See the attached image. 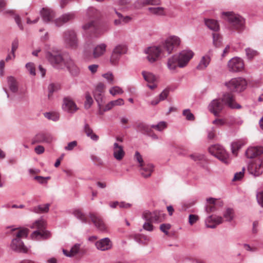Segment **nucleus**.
Instances as JSON below:
<instances>
[{
  "mask_svg": "<svg viewBox=\"0 0 263 263\" xmlns=\"http://www.w3.org/2000/svg\"><path fill=\"white\" fill-rule=\"evenodd\" d=\"M180 43V40L178 36H170L160 46L149 47L145 49V53L147 55L146 58L150 63H154L160 57H165L170 54L173 49L178 46Z\"/></svg>",
  "mask_w": 263,
  "mask_h": 263,
  "instance_id": "nucleus-1",
  "label": "nucleus"
},
{
  "mask_svg": "<svg viewBox=\"0 0 263 263\" xmlns=\"http://www.w3.org/2000/svg\"><path fill=\"white\" fill-rule=\"evenodd\" d=\"M222 102L232 109L241 108L240 105L235 102L234 96L232 93H226L223 95L221 101L219 99H214L209 104L208 106L209 111L215 116H218L223 108Z\"/></svg>",
  "mask_w": 263,
  "mask_h": 263,
  "instance_id": "nucleus-2",
  "label": "nucleus"
},
{
  "mask_svg": "<svg viewBox=\"0 0 263 263\" xmlns=\"http://www.w3.org/2000/svg\"><path fill=\"white\" fill-rule=\"evenodd\" d=\"M222 15L231 24L233 29L239 32H242L245 29V20L240 15L232 12H223Z\"/></svg>",
  "mask_w": 263,
  "mask_h": 263,
  "instance_id": "nucleus-3",
  "label": "nucleus"
},
{
  "mask_svg": "<svg viewBox=\"0 0 263 263\" xmlns=\"http://www.w3.org/2000/svg\"><path fill=\"white\" fill-rule=\"evenodd\" d=\"M45 227L46 222L44 219H40L36 220L31 226V228L37 229V230L32 233V238L34 239H37L39 238L43 239L49 238L51 234L49 231L45 230Z\"/></svg>",
  "mask_w": 263,
  "mask_h": 263,
  "instance_id": "nucleus-4",
  "label": "nucleus"
},
{
  "mask_svg": "<svg viewBox=\"0 0 263 263\" xmlns=\"http://www.w3.org/2000/svg\"><path fill=\"white\" fill-rule=\"evenodd\" d=\"M46 58L54 67L57 69L63 68V62L65 59L58 49H52L51 51L47 52Z\"/></svg>",
  "mask_w": 263,
  "mask_h": 263,
  "instance_id": "nucleus-5",
  "label": "nucleus"
},
{
  "mask_svg": "<svg viewBox=\"0 0 263 263\" xmlns=\"http://www.w3.org/2000/svg\"><path fill=\"white\" fill-rule=\"evenodd\" d=\"M246 80L242 78H233L229 82L225 83V86L231 91L241 92L247 87Z\"/></svg>",
  "mask_w": 263,
  "mask_h": 263,
  "instance_id": "nucleus-6",
  "label": "nucleus"
},
{
  "mask_svg": "<svg viewBox=\"0 0 263 263\" xmlns=\"http://www.w3.org/2000/svg\"><path fill=\"white\" fill-rule=\"evenodd\" d=\"M210 154L225 164L229 162V155L224 148L219 144H214L209 148Z\"/></svg>",
  "mask_w": 263,
  "mask_h": 263,
  "instance_id": "nucleus-7",
  "label": "nucleus"
},
{
  "mask_svg": "<svg viewBox=\"0 0 263 263\" xmlns=\"http://www.w3.org/2000/svg\"><path fill=\"white\" fill-rule=\"evenodd\" d=\"M142 217L146 221L159 223L163 220L164 215L160 211H155L151 212L149 211H145L143 212Z\"/></svg>",
  "mask_w": 263,
  "mask_h": 263,
  "instance_id": "nucleus-8",
  "label": "nucleus"
},
{
  "mask_svg": "<svg viewBox=\"0 0 263 263\" xmlns=\"http://www.w3.org/2000/svg\"><path fill=\"white\" fill-rule=\"evenodd\" d=\"M248 170L250 174L255 177L259 176L263 173V159L259 158L249 164Z\"/></svg>",
  "mask_w": 263,
  "mask_h": 263,
  "instance_id": "nucleus-9",
  "label": "nucleus"
},
{
  "mask_svg": "<svg viewBox=\"0 0 263 263\" xmlns=\"http://www.w3.org/2000/svg\"><path fill=\"white\" fill-rule=\"evenodd\" d=\"M64 40L68 47L76 48L78 46V39L73 30H67L64 33Z\"/></svg>",
  "mask_w": 263,
  "mask_h": 263,
  "instance_id": "nucleus-10",
  "label": "nucleus"
},
{
  "mask_svg": "<svg viewBox=\"0 0 263 263\" xmlns=\"http://www.w3.org/2000/svg\"><path fill=\"white\" fill-rule=\"evenodd\" d=\"M228 68L231 72H236L240 71L244 68L243 62L240 58H233L229 61Z\"/></svg>",
  "mask_w": 263,
  "mask_h": 263,
  "instance_id": "nucleus-11",
  "label": "nucleus"
},
{
  "mask_svg": "<svg viewBox=\"0 0 263 263\" xmlns=\"http://www.w3.org/2000/svg\"><path fill=\"white\" fill-rule=\"evenodd\" d=\"M177 54L179 61V67L183 68L187 65L190 60L193 58L194 53L190 50H184Z\"/></svg>",
  "mask_w": 263,
  "mask_h": 263,
  "instance_id": "nucleus-12",
  "label": "nucleus"
},
{
  "mask_svg": "<svg viewBox=\"0 0 263 263\" xmlns=\"http://www.w3.org/2000/svg\"><path fill=\"white\" fill-rule=\"evenodd\" d=\"M62 107L63 110L71 114L75 112L78 109L76 103L72 99L69 97H65L63 99Z\"/></svg>",
  "mask_w": 263,
  "mask_h": 263,
  "instance_id": "nucleus-13",
  "label": "nucleus"
},
{
  "mask_svg": "<svg viewBox=\"0 0 263 263\" xmlns=\"http://www.w3.org/2000/svg\"><path fill=\"white\" fill-rule=\"evenodd\" d=\"M89 216L98 230L101 232H105L106 227L102 219L96 214L90 213Z\"/></svg>",
  "mask_w": 263,
  "mask_h": 263,
  "instance_id": "nucleus-14",
  "label": "nucleus"
},
{
  "mask_svg": "<svg viewBox=\"0 0 263 263\" xmlns=\"http://www.w3.org/2000/svg\"><path fill=\"white\" fill-rule=\"evenodd\" d=\"M11 249L17 252L26 253L28 252L27 248L24 245L21 239L14 238L10 244Z\"/></svg>",
  "mask_w": 263,
  "mask_h": 263,
  "instance_id": "nucleus-15",
  "label": "nucleus"
},
{
  "mask_svg": "<svg viewBox=\"0 0 263 263\" xmlns=\"http://www.w3.org/2000/svg\"><path fill=\"white\" fill-rule=\"evenodd\" d=\"M53 140H54V138L51 134L48 133H41L36 135V136L34 137V141L32 142V143H50Z\"/></svg>",
  "mask_w": 263,
  "mask_h": 263,
  "instance_id": "nucleus-16",
  "label": "nucleus"
},
{
  "mask_svg": "<svg viewBox=\"0 0 263 263\" xmlns=\"http://www.w3.org/2000/svg\"><path fill=\"white\" fill-rule=\"evenodd\" d=\"M223 221V218L221 216L211 215L206 218L205 223L207 228L214 229L217 225L222 223Z\"/></svg>",
  "mask_w": 263,
  "mask_h": 263,
  "instance_id": "nucleus-17",
  "label": "nucleus"
},
{
  "mask_svg": "<svg viewBox=\"0 0 263 263\" xmlns=\"http://www.w3.org/2000/svg\"><path fill=\"white\" fill-rule=\"evenodd\" d=\"M63 66H65L70 73L73 76H77L79 73V68L74 63L73 60L69 57L65 59L63 62Z\"/></svg>",
  "mask_w": 263,
  "mask_h": 263,
  "instance_id": "nucleus-18",
  "label": "nucleus"
},
{
  "mask_svg": "<svg viewBox=\"0 0 263 263\" xmlns=\"http://www.w3.org/2000/svg\"><path fill=\"white\" fill-rule=\"evenodd\" d=\"M96 248L101 251L108 250L112 248V242L110 239L106 237L97 241L95 243Z\"/></svg>",
  "mask_w": 263,
  "mask_h": 263,
  "instance_id": "nucleus-19",
  "label": "nucleus"
},
{
  "mask_svg": "<svg viewBox=\"0 0 263 263\" xmlns=\"http://www.w3.org/2000/svg\"><path fill=\"white\" fill-rule=\"evenodd\" d=\"M112 151L113 156L117 160L120 161L124 158L125 153L122 145L117 142L114 143Z\"/></svg>",
  "mask_w": 263,
  "mask_h": 263,
  "instance_id": "nucleus-20",
  "label": "nucleus"
},
{
  "mask_svg": "<svg viewBox=\"0 0 263 263\" xmlns=\"http://www.w3.org/2000/svg\"><path fill=\"white\" fill-rule=\"evenodd\" d=\"M40 13L43 21L45 23L51 22L55 17L54 11L47 8H43L40 11Z\"/></svg>",
  "mask_w": 263,
  "mask_h": 263,
  "instance_id": "nucleus-21",
  "label": "nucleus"
},
{
  "mask_svg": "<svg viewBox=\"0 0 263 263\" xmlns=\"http://www.w3.org/2000/svg\"><path fill=\"white\" fill-rule=\"evenodd\" d=\"M263 153V148L261 146L250 147L246 152L247 158L252 159Z\"/></svg>",
  "mask_w": 263,
  "mask_h": 263,
  "instance_id": "nucleus-22",
  "label": "nucleus"
},
{
  "mask_svg": "<svg viewBox=\"0 0 263 263\" xmlns=\"http://www.w3.org/2000/svg\"><path fill=\"white\" fill-rule=\"evenodd\" d=\"M139 167L141 175L144 178H147L151 176L152 172L154 171V166L151 163H144L142 166H140Z\"/></svg>",
  "mask_w": 263,
  "mask_h": 263,
  "instance_id": "nucleus-23",
  "label": "nucleus"
},
{
  "mask_svg": "<svg viewBox=\"0 0 263 263\" xmlns=\"http://www.w3.org/2000/svg\"><path fill=\"white\" fill-rule=\"evenodd\" d=\"M75 17L74 13H68L62 15L61 17L54 21L55 24L57 26L60 27L64 23L73 20Z\"/></svg>",
  "mask_w": 263,
  "mask_h": 263,
  "instance_id": "nucleus-24",
  "label": "nucleus"
},
{
  "mask_svg": "<svg viewBox=\"0 0 263 263\" xmlns=\"http://www.w3.org/2000/svg\"><path fill=\"white\" fill-rule=\"evenodd\" d=\"M107 45L104 43L97 45L93 49L92 56L97 59L102 56L106 51Z\"/></svg>",
  "mask_w": 263,
  "mask_h": 263,
  "instance_id": "nucleus-25",
  "label": "nucleus"
},
{
  "mask_svg": "<svg viewBox=\"0 0 263 263\" xmlns=\"http://www.w3.org/2000/svg\"><path fill=\"white\" fill-rule=\"evenodd\" d=\"M177 57V54H174L170 57L167 61V67L168 69L172 71H174L177 67H179V61Z\"/></svg>",
  "mask_w": 263,
  "mask_h": 263,
  "instance_id": "nucleus-26",
  "label": "nucleus"
},
{
  "mask_svg": "<svg viewBox=\"0 0 263 263\" xmlns=\"http://www.w3.org/2000/svg\"><path fill=\"white\" fill-rule=\"evenodd\" d=\"M80 247L81 244L76 243L71 247L69 251L64 249L63 250V252L64 254L66 256L70 257H73L77 255L80 252Z\"/></svg>",
  "mask_w": 263,
  "mask_h": 263,
  "instance_id": "nucleus-27",
  "label": "nucleus"
},
{
  "mask_svg": "<svg viewBox=\"0 0 263 263\" xmlns=\"http://www.w3.org/2000/svg\"><path fill=\"white\" fill-rule=\"evenodd\" d=\"M118 18L114 20V24L115 25H122L126 23H128L130 20L131 18L128 16H124L120 13L116 11Z\"/></svg>",
  "mask_w": 263,
  "mask_h": 263,
  "instance_id": "nucleus-28",
  "label": "nucleus"
},
{
  "mask_svg": "<svg viewBox=\"0 0 263 263\" xmlns=\"http://www.w3.org/2000/svg\"><path fill=\"white\" fill-rule=\"evenodd\" d=\"M137 129L142 133L148 136L151 135V133L152 132L151 126H149L143 122L137 123Z\"/></svg>",
  "mask_w": 263,
  "mask_h": 263,
  "instance_id": "nucleus-29",
  "label": "nucleus"
},
{
  "mask_svg": "<svg viewBox=\"0 0 263 263\" xmlns=\"http://www.w3.org/2000/svg\"><path fill=\"white\" fill-rule=\"evenodd\" d=\"M211 61V58L209 55H205L201 58L199 64L197 66V69L198 70H204L209 65Z\"/></svg>",
  "mask_w": 263,
  "mask_h": 263,
  "instance_id": "nucleus-30",
  "label": "nucleus"
},
{
  "mask_svg": "<svg viewBox=\"0 0 263 263\" xmlns=\"http://www.w3.org/2000/svg\"><path fill=\"white\" fill-rule=\"evenodd\" d=\"M205 25L211 30L217 31L219 30V25L217 21L212 19H205Z\"/></svg>",
  "mask_w": 263,
  "mask_h": 263,
  "instance_id": "nucleus-31",
  "label": "nucleus"
},
{
  "mask_svg": "<svg viewBox=\"0 0 263 263\" xmlns=\"http://www.w3.org/2000/svg\"><path fill=\"white\" fill-rule=\"evenodd\" d=\"M72 214L82 223H86L88 222L86 215L81 210H74L72 212Z\"/></svg>",
  "mask_w": 263,
  "mask_h": 263,
  "instance_id": "nucleus-32",
  "label": "nucleus"
},
{
  "mask_svg": "<svg viewBox=\"0 0 263 263\" xmlns=\"http://www.w3.org/2000/svg\"><path fill=\"white\" fill-rule=\"evenodd\" d=\"M7 82L10 90L13 92H16L18 90V84L15 78L12 76L7 78Z\"/></svg>",
  "mask_w": 263,
  "mask_h": 263,
  "instance_id": "nucleus-33",
  "label": "nucleus"
},
{
  "mask_svg": "<svg viewBox=\"0 0 263 263\" xmlns=\"http://www.w3.org/2000/svg\"><path fill=\"white\" fill-rule=\"evenodd\" d=\"M84 132L87 136L89 137L93 141H97L98 140L99 136L93 132L92 129L87 123L84 125Z\"/></svg>",
  "mask_w": 263,
  "mask_h": 263,
  "instance_id": "nucleus-34",
  "label": "nucleus"
},
{
  "mask_svg": "<svg viewBox=\"0 0 263 263\" xmlns=\"http://www.w3.org/2000/svg\"><path fill=\"white\" fill-rule=\"evenodd\" d=\"M50 204L46 203L32 208L30 211L36 213H46L49 211Z\"/></svg>",
  "mask_w": 263,
  "mask_h": 263,
  "instance_id": "nucleus-35",
  "label": "nucleus"
},
{
  "mask_svg": "<svg viewBox=\"0 0 263 263\" xmlns=\"http://www.w3.org/2000/svg\"><path fill=\"white\" fill-rule=\"evenodd\" d=\"M149 12L156 15L164 16L165 15V9L163 7H149L148 9Z\"/></svg>",
  "mask_w": 263,
  "mask_h": 263,
  "instance_id": "nucleus-36",
  "label": "nucleus"
},
{
  "mask_svg": "<svg viewBox=\"0 0 263 263\" xmlns=\"http://www.w3.org/2000/svg\"><path fill=\"white\" fill-rule=\"evenodd\" d=\"M213 44L215 47H220L222 44V36L218 33H213Z\"/></svg>",
  "mask_w": 263,
  "mask_h": 263,
  "instance_id": "nucleus-37",
  "label": "nucleus"
},
{
  "mask_svg": "<svg viewBox=\"0 0 263 263\" xmlns=\"http://www.w3.org/2000/svg\"><path fill=\"white\" fill-rule=\"evenodd\" d=\"M216 199L213 198H210L206 199L208 205L206 206L205 210L207 213L214 212L215 210V202Z\"/></svg>",
  "mask_w": 263,
  "mask_h": 263,
  "instance_id": "nucleus-38",
  "label": "nucleus"
},
{
  "mask_svg": "<svg viewBox=\"0 0 263 263\" xmlns=\"http://www.w3.org/2000/svg\"><path fill=\"white\" fill-rule=\"evenodd\" d=\"M86 15L88 18H98L100 16V12L94 8L90 7L87 11Z\"/></svg>",
  "mask_w": 263,
  "mask_h": 263,
  "instance_id": "nucleus-39",
  "label": "nucleus"
},
{
  "mask_svg": "<svg viewBox=\"0 0 263 263\" xmlns=\"http://www.w3.org/2000/svg\"><path fill=\"white\" fill-rule=\"evenodd\" d=\"M142 76L144 80L148 83H154L156 81V77L152 73L143 71Z\"/></svg>",
  "mask_w": 263,
  "mask_h": 263,
  "instance_id": "nucleus-40",
  "label": "nucleus"
},
{
  "mask_svg": "<svg viewBox=\"0 0 263 263\" xmlns=\"http://www.w3.org/2000/svg\"><path fill=\"white\" fill-rule=\"evenodd\" d=\"M112 51L121 55L122 54L126 53L127 51V47L124 44H119L115 47Z\"/></svg>",
  "mask_w": 263,
  "mask_h": 263,
  "instance_id": "nucleus-41",
  "label": "nucleus"
},
{
  "mask_svg": "<svg viewBox=\"0 0 263 263\" xmlns=\"http://www.w3.org/2000/svg\"><path fill=\"white\" fill-rule=\"evenodd\" d=\"M234 217V212L232 209L228 208L223 214V217L227 221H231Z\"/></svg>",
  "mask_w": 263,
  "mask_h": 263,
  "instance_id": "nucleus-42",
  "label": "nucleus"
},
{
  "mask_svg": "<svg viewBox=\"0 0 263 263\" xmlns=\"http://www.w3.org/2000/svg\"><path fill=\"white\" fill-rule=\"evenodd\" d=\"M246 54L248 59L251 60L258 55V52L251 48H247L245 49Z\"/></svg>",
  "mask_w": 263,
  "mask_h": 263,
  "instance_id": "nucleus-43",
  "label": "nucleus"
},
{
  "mask_svg": "<svg viewBox=\"0 0 263 263\" xmlns=\"http://www.w3.org/2000/svg\"><path fill=\"white\" fill-rule=\"evenodd\" d=\"M121 55L116 53V52L112 51V53L110 58V63L112 65H116L118 64Z\"/></svg>",
  "mask_w": 263,
  "mask_h": 263,
  "instance_id": "nucleus-44",
  "label": "nucleus"
},
{
  "mask_svg": "<svg viewBox=\"0 0 263 263\" xmlns=\"http://www.w3.org/2000/svg\"><path fill=\"white\" fill-rule=\"evenodd\" d=\"M182 115L185 117L186 120L188 121H194L195 120L194 115L191 112L190 109H186L183 110Z\"/></svg>",
  "mask_w": 263,
  "mask_h": 263,
  "instance_id": "nucleus-45",
  "label": "nucleus"
},
{
  "mask_svg": "<svg viewBox=\"0 0 263 263\" xmlns=\"http://www.w3.org/2000/svg\"><path fill=\"white\" fill-rule=\"evenodd\" d=\"M243 144L240 141L235 142L231 144V149L233 154H236L237 151L240 149Z\"/></svg>",
  "mask_w": 263,
  "mask_h": 263,
  "instance_id": "nucleus-46",
  "label": "nucleus"
},
{
  "mask_svg": "<svg viewBox=\"0 0 263 263\" xmlns=\"http://www.w3.org/2000/svg\"><path fill=\"white\" fill-rule=\"evenodd\" d=\"M166 123L164 121H161L156 125H152L151 127L161 132L166 128Z\"/></svg>",
  "mask_w": 263,
  "mask_h": 263,
  "instance_id": "nucleus-47",
  "label": "nucleus"
},
{
  "mask_svg": "<svg viewBox=\"0 0 263 263\" xmlns=\"http://www.w3.org/2000/svg\"><path fill=\"white\" fill-rule=\"evenodd\" d=\"M122 89L119 86H114L109 89V92L112 96L122 94L123 93Z\"/></svg>",
  "mask_w": 263,
  "mask_h": 263,
  "instance_id": "nucleus-48",
  "label": "nucleus"
},
{
  "mask_svg": "<svg viewBox=\"0 0 263 263\" xmlns=\"http://www.w3.org/2000/svg\"><path fill=\"white\" fill-rule=\"evenodd\" d=\"M29 230L27 229L24 228L20 230L16 233V238L20 239L22 237H26L28 235Z\"/></svg>",
  "mask_w": 263,
  "mask_h": 263,
  "instance_id": "nucleus-49",
  "label": "nucleus"
},
{
  "mask_svg": "<svg viewBox=\"0 0 263 263\" xmlns=\"http://www.w3.org/2000/svg\"><path fill=\"white\" fill-rule=\"evenodd\" d=\"M93 93H94V98H95L96 101L97 102L99 106H100L102 102L103 98V93L94 91Z\"/></svg>",
  "mask_w": 263,
  "mask_h": 263,
  "instance_id": "nucleus-50",
  "label": "nucleus"
},
{
  "mask_svg": "<svg viewBox=\"0 0 263 263\" xmlns=\"http://www.w3.org/2000/svg\"><path fill=\"white\" fill-rule=\"evenodd\" d=\"M103 77L108 82V83L112 84L114 83V77L111 72H107L102 75Z\"/></svg>",
  "mask_w": 263,
  "mask_h": 263,
  "instance_id": "nucleus-51",
  "label": "nucleus"
},
{
  "mask_svg": "<svg viewBox=\"0 0 263 263\" xmlns=\"http://www.w3.org/2000/svg\"><path fill=\"white\" fill-rule=\"evenodd\" d=\"M26 67L30 74L33 76L35 75V69L34 64L32 63H28L26 64Z\"/></svg>",
  "mask_w": 263,
  "mask_h": 263,
  "instance_id": "nucleus-52",
  "label": "nucleus"
},
{
  "mask_svg": "<svg viewBox=\"0 0 263 263\" xmlns=\"http://www.w3.org/2000/svg\"><path fill=\"white\" fill-rule=\"evenodd\" d=\"M134 158L136 160V161H137L138 162L139 167L140 166H142V165H143V164L145 163L143 161L142 156L140 154V153L138 151L136 152V153L135 154V156H134Z\"/></svg>",
  "mask_w": 263,
  "mask_h": 263,
  "instance_id": "nucleus-53",
  "label": "nucleus"
},
{
  "mask_svg": "<svg viewBox=\"0 0 263 263\" xmlns=\"http://www.w3.org/2000/svg\"><path fill=\"white\" fill-rule=\"evenodd\" d=\"M245 170V168L243 167L241 171L236 173L234 175L233 181H235L240 180L244 176Z\"/></svg>",
  "mask_w": 263,
  "mask_h": 263,
  "instance_id": "nucleus-54",
  "label": "nucleus"
},
{
  "mask_svg": "<svg viewBox=\"0 0 263 263\" xmlns=\"http://www.w3.org/2000/svg\"><path fill=\"white\" fill-rule=\"evenodd\" d=\"M93 103V100L89 94L86 95V101L85 102V107L88 109L90 107L91 105Z\"/></svg>",
  "mask_w": 263,
  "mask_h": 263,
  "instance_id": "nucleus-55",
  "label": "nucleus"
},
{
  "mask_svg": "<svg viewBox=\"0 0 263 263\" xmlns=\"http://www.w3.org/2000/svg\"><path fill=\"white\" fill-rule=\"evenodd\" d=\"M171 226L169 223H163L160 225V230L165 233L166 235H167L168 232V230L170 229Z\"/></svg>",
  "mask_w": 263,
  "mask_h": 263,
  "instance_id": "nucleus-56",
  "label": "nucleus"
},
{
  "mask_svg": "<svg viewBox=\"0 0 263 263\" xmlns=\"http://www.w3.org/2000/svg\"><path fill=\"white\" fill-rule=\"evenodd\" d=\"M18 46V41L17 39H15L12 43L11 52L12 53L13 59L15 58V51L17 49Z\"/></svg>",
  "mask_w": 263,
  "mask_h": 263,
  "instance_id": "nucleus-57",
  "label": "nucleus"
},
{
  "mask_svg": "<svg viewBox=\"0 0 263 263\" xmlns=\"http://www.w3.org/2000/svg\"><path fill=\"white\" fill-rule=\"evenodd\" d=\"M190 157L195 161H199L203 159L204 156L202 154H194L190 155Z\"/></svg>",
  "mask_w": 263,
  "mask_h": 263,
  "instance_id": "nucleus-58",
  "label": "nucleus"
},
{
  "mask_svg": "<svg viewBox=\"0 0 263 263\" xmlns=\"http://www.w3.org/2000/svg\"><path fill=\"white\" fill-rule=\"evenodd\" d=\"M152 222L146 221L143 225V229L146 231L152 232L154 230V226Z\"/></svg>",
  "mask_w": 263,
  "mask_h": 263,
  "instance_id": "nucleus-59",
  "label": "nucleus"
},
{
  "mask_svg": "<svg viewBox=\"0 0 263 263\" xmlns=\"http://www.w3.org/2000/svg\"><path fill=\"white\" fill-rule=\"evenodd\" d=\"M170 92V90L168 88L164 89L159 96V98L161 101L164 100L167 97Z\"/></svg>",
  "mask_w": 263,
  "mask_h": 263,
  "instance_id": "nucleus-60",
  "label": "nucleus"
},
{
  "mask_svg": "<svg viewBox=\"0 0 263 263\" xmlns=\"http://www.w3.org/2000/svg\"><path fill=\"white\" fill-rule=\"evenodd\" d=\"M256 198L258 204L263 208V191L257 193Z\"/></svg>",
  "mask_w": 263,
  "mask_h": 263,
  "instance_id": "nucleus-61",
  "label": "nucleus"
},
{
  "mask_svg": "<svg viewBox=\"0 0 263 263\" xmlns=\"http://www.w3.org/2000/svg\"><path fill=\"white\" fill-rule=\"evenodd\" d=\"M212 123L218 127H220L224 125L226 121L223 119H216L213 121Z\"/></svg>",
  "mask_w": 263,
  "mask_h": 263,
  "instance_id": "nucleus-62",
  "label": "nucleus"
},
{
  "mask_svg": "<svg viewBox=\"0 0 263 263\" xmlns=\"http://www.w3.org/2000/svg\"><path fill=\"white\" fill-rule=\"evenodd\" d=\"M77 145V142L76 141H73L68 143L67 145L65 147V149L66 151H71Z\"/></svg>",
  "mask_w": 263,
  "mask_h": 263,
  "instance_id": "nucleus-63",
  "label": "nucleus"
},
{
  "mask_svg": "<svg viewBox=\"0 0 263 263\" xmlns=\"http://www.w3.org/2000/svg\"><path fill=\"white\" fill-rule=\"evenodd\" d=\"M95 26V22L93 21H91L89 22L84 24L82 26V28L84 30H87L89 29L93 28Z\"/></svg>",
  "mask_w": 263,
  "mask_h": 263,
  "instance_id": "nucleus-64",
  "label": "nucleus"
}]
</instances>
